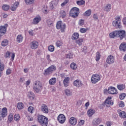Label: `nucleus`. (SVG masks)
<instances>
[{
	"instance_id": "1",
	"label": "nucleus",
	"mask_w": 126,
	"mask_h": 126,
	"mask_svg": "<svg viewBox=\"0 0 126 126\" xmlns=\"http://www.w3.org/2000/svg\"><path fill=\"white\" fill-rule=\"evenodd\" d=\"M37 120L38 123L42 126H48V123L49 122V120L45 116L43 115H38Z\"/></svg>"
},
{
	"instance_id": "2",
	"label": "nucleus",
	"mask_w": 126,
	"mask_h": 126,
	"mask_svg": "<svg viewBox=\"0 0 126 126\" xmlns=\"http://www.w3.org/2000/svg\"><path fill=\"white\" fill-rule=\"evenodd\" d=\"M33 89L36 93H40L43 89L42 83L40 81H36L34 83V86H33Z\"/></svg>"
},
{
	"instance_id": "3",
	"label": "nucleus",
	"mask_w": 126,
	"mask_h": 126,
	"mask_svg": "<svg viewBox=\"0 0 126 126\" xmlns=\"http://www.w3.org/2000/svg\"><path fill=\"white\" fill-rule=\"evenodd\" d=\"M79 9L77 7L72 8L69 12V15L73 18H76L79 15Z\"/></svg>"
},
{
	"instance_id": "4",
	"label": "nucleus",
	"mask_w": 126,
	"mask_h": 126,
	"mask_svg": "<svg viewBox=\"0 0 126 126\" xmlns=\"http://www.w3.org/2000/svg\"><path fill=\"white\" fill-rule=\"evenodd\" d=\"M57 69V67L55 65H52L47 69H46L43 73L44 75H50L53 73V71H55Z\"/></svg>"
},
{
	"instance_id": "5",
	"label": "nucleus",
	"mask_w": 126,
	"mask_h": 126,
	"mask_svg": "<svg viewBox=\"0 0 126 126\" xmlns=\"http://www.w3.org/2000/svg\"><path fill=\"white\" fill-rule=\"evenodd\" d=\"M57 69V67L55 65H52L47 69H46L43 73L44 75H50L53 73V71H55Z\"/></svg>"
},
{
	"instance_id": "6",
	"label": "nucleus",
	"mask_w": 126,
	"mask_h": 126,
	"mask_svg": "<svg viewBox=\"0 0 126 126\" xmlns=\"http://www.w3.org/2000/svg\"><path fill=\"white\" fill-rule=\"evenodd\" d=\"M56 27L57 29H60L61 32H64L66 26L65 25V24L63 23L62 21H59L57 23Z\"/></svg>"
},
{
	"instance_id": "7",
	"label": "nucleus",
	"mask_w": 126,
	"mask_h": 126,
	"mask_svg": "<svg viewBox=\"0 0 126 126\" xmlns=\"http://www.w3.org/2000/svg\"><path fill=\"white\" fill-rule=\"evenodd\" d=\"M122 20L120 17L116 18L113 22V26H114L116 28H121L122 27V24L121 22Z\"/></svg>"
},
{
	"instance_id": "8",
	"label": "nucleus",
	"mask_w": 126,
	"mask_h": 126,
	"mask_svg": "<svg viewBox=\"0 0 126 126\" xmlns=\"http://www.w3.org/2000/svg\"><path fill=\"white\" fill-rule=\"evenodd\" d=\"M100 79H101L100 75H99L98 74H94L92 76L91 82L94 84L97 83V82H98V81H99V80H100Z\"/></svg>"
},
{
	"instance_id": "9",
	"label": "nucleus",
	"mask_w": 126,
	"mask_h": 126,
	"mask_svg": "<svg viewBox=\"0 0 126 126\" xmlns=\"http://www.w3.org/2000/svg\"><path fill=\"white\" fill-rule=\"evenodd\" d=\"M30 46L32 50H35L39 46V43L36 40H33L30 43Z\"/></svg>"
},
{
	"instance_id": "10",
	"label": "nucleus",
	"mask_w": 126,
	"mask_h": 126,
	"mask_svg": "<svg viewBox=\"0 0 126 126\" xmlns=\"http://www.w3.org/2000/svg\"><path fill=\"white\" fill-rule=\"evenodd\" d=\"M7 24L4 26H1L0 27V36H3L6 33V29L7 28Z\"/></svg>"
},
{
	"instance_id": "11",
	"label": "nucleus",
	"mask_w": 126,
	"mask_h": 126,
	"mask_svg": "<svg viewBox=\"0 0 126 126\" xmlns=\"http://www.w3.org/2000/svg\"><path fill=\"white\" fill-rule=\"evenodd\" d=\"M117 36L120 38V40H123L124 38H126V32L124 30L117 31Z\"/></svg>"
},
{
	"instance_id": "12",
	"label": "nucleus",
	"mask_w": 126,
	"mask_h": 126,
	"mask_svg": "<svg viewBox=\"0 0 126 126\" xmlns=\"http://www.w3.org/2000/svg\"><path fill=\"white\" fill-rule=\"evenodd\" d=\"M106 63L108 64H113L115 63V57L112 55H109L106 59Z\"/></svg>"
},
{
	"instance_id": "13",
	"label": "nucleus",
	"mask_w": 126,
	"mask_h": 126,
	"mask_svg": "<svg viewBox=\"0 0 126 126\" xmlns=\"http://www.w3.org/2000/svg\"><path fill=\"white\" fill-rule=\"evenodd\" d=\"M40 110L41 112L44 114H48L49 113V109L48 108V106L45 104H41L40 106Z\"/></svg>"
},
{
	"instance_id": "14",
	"label": "nucleus",
	"mask_w": 126,
	"mask_h": 126,
	"mask_svg": "<svg viewBox=\"0 0 126 126\" xmlns=\"http://www.w3.org/2000/svg\"><path fill=\"white\" fill-rule=\"evenodd\" d=\"M57 119L60 124H63L65 122V116L63 114L59 115Z\"/></svg>"
},
{
	"instance_id": "15",
	"label": "nucleus",
	"mask_w": 126,
	"mask_h": 126,
	"mask_svg": "<svg viewBox=\"0 0 126 126\" xmlns=\"http://www.w3.org/2000/svg\"><path fill=\"white\" fill-rule=\"evenodd\" d=\"M102 105L103 106H106V107H111V106H113V105H114V102L113 100L106 99Z\"/></svg>"
},
{
	"instance_id": "16",
	"label": "nucleus",
	"mask_w": 126,
	"mask_h": 126,
	"mask_svg": "<svg viewBox=\"0 0 126 126\" xmlns=\"http://www.w3.org/2000/svg\"><path fill=\"white\" fill-rule=\"evenodd\" d=\"M107 91L109 94H117L118 93V92H117V89H115V88L114 87H109Z\"/></svg>"
},
{
	"instance_id": "17",
	"label": "nucleus",
	"mask_w": 126,
	"mask_h": 126,
	"mask_svg": "<svg viewBox=\"0 0 126 126\" xmlns=\"http://www.w3.org/2000/svg\"><path fill=\"white\" fill-rule=\"evenodd\" d=\"M102 120L99 118H96L93 120V126H99L101 124Z\"/></svg>"
},
{
	"instance_id": "18",
	"label": "nucleus",
	"mask_w": 126,
	"mask_h": 126,
	"mask_svg": "<svg viewBox=\"0 0 126 126\" xmlns=\"http://www.w3.org/2000/svg\"><path fill=\"white\" fill-rule=\"evenodd\" d=\"M74 85L76 87H82V86H83V84L81 81L79 80H76L74 81Z\"/></svg>"
},
{
	"instance_id": "19",
	"label": "nucleus",
	"mask_w": 126,
	"mask_h": 126,
	"mask_svg": "<svg viewBox=\"0 0 126 126\" xmlns=\"http://www.w3.org/2000/svg\"><path fill=\"white\" fill-rule=\"evenodd\" d=\"M119 50L121 52H126V42H122L120 46Z\"/></svg>"
},
{
	"instance_id": "20",
	"label": "nucleus",
	"mask_w": 126,
	"mask_h": 126,
	"mask_svg": "<svg viewBox=\"0 0 126 126\" xmlns=\"http://www.w3.org/2000/svg\"><path fill=\"white\" fill-rule=\"evenodd\" d=\"M18 5H19V2L16 1L11 6V7H10L11 10H12V11H15V10H16V8H17L18 7Z\"/></svg>"
},
{
	"instance_id": "21",
	"label": "nucleus",
	"mask_w": 126,
	"mask_h": 126,
	"mask_svg": "<svg viewBox=\"0 0 126 126\" xmlns=\"http://www.w3.org/2000/svg\"><path fill=\"white\" fill-rule=\"evenodd\" d=\"M77 123V119L75 117H71L69 119V124L72 126H75Z\"/></svg>"
},
{
	"instance_id": "22",
	"label": "nucleus",
	"mask_w": 126,
	"mask_h": 126,
	"mask_svg": "<svg viewBox=\"0 0 126 126\" xmlns=\"http://www.w3.org/2000/svg\"><path fill=\"white\" fill-rule=\"evenodd\" d=\"M70 79L68 77H66L64 78L63 81V83L64 87H67L68 86V84H69V80Z\"/></svg>"
},
{
	"instance_id": "23",
	"label": "nucleus",
	"mask_w": 126,
	"mask_h": 126,
	"mask_svg": "<svg viewBox=\"0 0 126 126\" xmlns=\"http://www.w3.org/2000/svg\"><path fill=\"white\" fill-rule=\"evenodd\" d=\"M40 21H41V17H40V16H37L36 18L33 19V24H38Z\"/></svg>"
},
{
	"instance_id": "24",
	"label": "nucleus",
	"mask_w": 126,
	"mask_h": 126,
	"mask_svg": "<svg viewBox=\"0 0 126 126\" xmlns=\"http://www.w3.org/2000/svg\"><path fill=\"white\" fill-rule=\"evenodd\" d=\"M27 96L30 100H34V99H35V94L31 92L28 93Z\"/></svg>"
},
{
	"instance_id": "25",
	"label": "nucleus",
	"mask_w": 126,
	"mask_h": 126,
	"mask_svg": "<svg viewBox=\"0 0 126 126\" xmlns=\"http://www.w3.org/2000/svg\"><path fill=\"white\" fill-rule=\"evenodd\" d=\"M118 113L119 114V117H120V118H121V119H126V113L125 112V111L120 110L119 111Z\"/></svg>"
},
{
	"instance_id": "26",
	"label": "nucleus",
	"mask_w": 126,
	"mask_h": 126,
	"mask_svg": "<svg viewBox=\"0 0 126 126\" xmlns=\"http://www.w3.org/2000/svg\"><path fill=\"white\" fill-rule=\"evenodd\" d=\"M1 114L4 118H5L7 116V108L6 107L3 108Z\"/></svg>"
},
{
	"instance_id": "27",
	"label": "nucleus",
	"mask_w": 126,
	"mask_h": 126,
	"mask_svg": "<svg viewBox=\"0 0 126 126\" xmlns=\"http://www.w3.org/2000/svg\"><path fill=\"white\" fill-rule=\"evenodd\" d=\"M110 38H115V37H118V31H115L109 33Z\"/></svg>"
},
{
	"instance_id": "28",
	"label": "nucleus",
	"mask_w": 126,
	"mask_h": 126,
	"mask_svg": "<svg viewBox=\"0 0 126 126\" xmlns=\"http://www.w3.org/2000/svg\"><path fill=\"white\" fill-rule=\"evenodd\" d=\"M88 116L89 117H92L93 115L95 114V110L93 109H89L87 112Z\"/></svg>"
},
{
	"instance_id": "29",
	"label": "nucleus",
	"mask_w": 126,
	"mask_h": 126,
	"mask_svg": "<svg viewBox=\"0 0 126 126\" xmlns=\"http://www.w3.org/2000/svg\"><path fill=\"white\" fill-rule=\"evenodd\" d=\"M57 82V79L56 78H52L49 81L50 85H55Z\"/></svg>"
},
{
	"instance_id": "30",
	"label": "nucleus",
	"mask_w": 126,
	"mask_h": 126,
	"mask_svg": "<svg viewBox=\"0 0 126 126\" xmlns=\"http://www.w3.org/2000/svg\"><path fill=\"white\" fill-rule=\"evenodd\" d=\"M111 8H112V5H111V4H107L106 6L103 7L104 10L107 12L110 11L111 10Z\"/></svg>"
},
{
	"instance_id": "31",
	"label": "nucleus",
	"mask_w": 126,
	"mask_h": 126,
	"mask_svg": "<svg viewBox=\"0 0 126 126\" xmlns=\"http://www.w3.org/2000/svg\"><path fill=\"white\" fill-rule=\"evenodd\" d=\"M72 40H77V39H78L79 38V34L77 32L74 33L72 35Z\"/></svg>"
},
{
	"instance_id": "32",
	"label": "nucleus",
	"mask_w": 126,
	"mask_h": 126,
	"mask_svg": "<svg viewBox=\"0 0 126 126\" xmlns=\"http://www.w3.org/2000/svg\"><path fill=\"white\" fill-rule=\"evenodd\" d=\"M64 93L65 95H66V96H71V95H72V92H71V91H70V90L68 89H66L64 90Z\"/></svg>"
},
{
	"instance_id": "33",
	"label": "nucleus",
	"mask_w": 126,
	"mask_h": 126,
	"mask_svg": "<svg viewBox=\"0 0 126 126\" xmlns=\"http://www.w3.org/2000/svg\"><path fill=\"white\" fill-rule=\"evenodd\" d=\"M1 46L2 47H5L8 45V40L7 39H4L2 41L1 43Z\"/></svg>"
},
{
	"instance_id": "34",
	"label": "nucleus",
	"mask_w": 126,
	"mask_h": 126,
	"mask_svg": "<svg viewBox=\"0 0 126 126\" xmlns=\"http://www.w3.org/2000/svg\"><path fill=\"white\" fill-rule=\"evenodd\" d=\"M23 40V36H22V35L20 34L17 36V42H18V43H21Z\"/></svg>"
},
{
	"instance_id": "35",
	"label": "nucleus",
	"mask_w": 126,
	"mask_h": 126,
	"mask_svg": "<svg viewBox=\"0 0 126 126\" xmlns=\"http://www.w3.org/2000/svg\"><path fill=\"white\" fill-rule=\"evenodd\" d=\"M17 107L19 110H22L24 108V105L22 102H18Z\"/></svg>"
},
{
	"instance_id": "36",
	"label": "nucleus",
	"mask_w": 126,
	"mask_h": 126,
	"mask_svg": "<svg viewBox=\"0 0 126 126\" xmlns=\"http://www.w3.org/2000/svg\"><path fill=\"white\" fill-rule=\"evenodd\" d=\"M83 41H84L83 38H80L76 41V43L79 45V46H81L82 44H83Z\"/></svg>"
},
{
	"instance_id": "37",
	"label": "nucleus",
	"mask_w": 126,
	"mask_h": 126,
	"mask_svg": "<svg viewBox=\"0 0 126 126\" xmlns=\"http://www.w3.org/2000/svg\"><path fill=\"white\" fill-rule=\"evenodd\" d=\"M14 120L18 123V122L20 121V115H19V114H15L14 116Z\"/></svg>"
},
{
	"instance_id": "38",
	"label": "nucleus",
	"mask_w": 126,
	"mask_h": 126,
	"mask_svg": "<svg viewBox=\"0 0 126 126\" xmlns=\"http://www.w3.org/2000/svg\"><path fill=\"white\" fill-rule=\"evenodd\" d=\"M70 68L71 69H73V70H76V68H77V65H76V63H73L70 64Z\"/></svg>"
},
{
	"instance_id": "39",
	"label": "nucleus",
	"mask_w": 126,
	"mask_h": 126,
	"mask_svg": "<svg viewBox=\"0 0 126 126\" xmlns=\"http://www.w3.org/2000/svg\"><path fill=\"white\" fill-rule=\"evenodd\" d=\"M4 69V66L3 64H0V77L2 75V71Z\"/></svg>"
},
{
	"instance_id": "40",
	"label": "nucleus",
	"mask_w": 126,
	"mask_h": 126,
	"mask_svg": "<svg viewBox=\"0 0 126 126\" xmlns=\"http://www.w3.org/2000/svg\"><path fill=\"white\" fill-rule=\"evenodd\" d=\"M9 5L7 4L3 5V6H2L3 10H4L5 11L8 10V9H9Z\"/></svg>"
},
{
	"instance_id": "41",
	"label": "nucleus",
	"mask_w": 126,
	"mask_h": 126,
	"mask_svg": "<svg viewBox=\"0 0 126 126\" xmlns=\"http://www.w3.org/2000/svg\"><path fill=\"white\" fill-rule=\"evenodd\" d=\"M76 3L78 5H83L85 4V1L84 0H78L77 1Z\"/></svg>"
},
{
	"instance_id": "42",
	"label": "nucleus",
	"mask_w": 126,
	"mask_h": 126,
	"mask_svg": "<svg viewBox=\"0 0 126 126\" xmlns=\"http://www.w3.org/2000/svg\"><path fill=\"white\" fill-rule=\"evenodd\" d=\"M100 59H101V55H100V52H97L96 53V62H99Z\"/></svg>"
},
{
	"instance_id": "43",
	"label": "nucleus",
	"mask_w": 126,
	"mask_h": 126,
	"mask_svg": "<svg viewBox=\"0 0 126 126\" xmlns=\"http://www.w3.org/2000/svg\"><path fill=\"white\" fill-rule=\"evenodd\" d=\"M117 88L119 90H124L126 88V86L123 84L117 85Z\"/></svg>"
},
{
	"instance_id": "44",
	"label": "nucleus",
	"mask_w": 126,
	"mask_h": 126,
	"mask_svg": "<svg viewBox=\"0 0 126 126\" xmlns=\"http://www.w3.org/2000/svg\"><path fill=\"white\" fill-rule=\"evenodd\" d=\"M63 41L62 40H57L56 45L57 47H61V46H63Z\"/></svg>"
},
{
	"instance_id": "45",
	"label": "nucleus",
	"mask_w": 126,
	"mask_h": 126,
	"mask_svg": "<svg viewBox=\"0 0 126 126\" xmlns=\"http://www.w3.org/2000/svg\"><path fill=\"white\" fill-rule=\"evenodd\" d=\"M8 121L10 123H11L13 120V115L12 113H10L8 115Z\"/></svg>"
},
{
	"instance_id": "46",
	"label": "nucleus",
	"mask_w": 126,
	"mask_h": 126,
	"mask_svg": "<svg viewBox=\"0 0 126 126\" xmlns=\"http://www.w3.org/2000/svg\"><path fill=\"white\" fill-rule=\"evenodd\" d=\"M91 9H89L87 11L85 12V16H90L91 15Z\"/></svg>"
},
{
	"instance_id": "47",
	"label": "nucleus",
	"mask_w": 126,
	"mask_h": 126,
	"mask_svg": "<svg viewBox=\"0 0 126 126\" xmlns=\"http://www.w3.org/2000/svg\"><path fill=\"white\" fill-rule=\"evenodd\" d=\"M26 4H32L34 2V0H25Z\"/></svg>"
},
{
	"instance_id": "48",
	"label": "nucleus",
	"mask_w": 126,
	"mask_h": 126,
	"mask_svg": "<svg viewBox=\"0 0 126 126\" xmlns=\"http://www.w3.org/2000/svg\"><path fill=\"white\" fill-rule=\"evenodd\" d=\"M48 51L49 52H54L55 51V47L53 45H50L48 47Z\"/></svg>"
},
{
	"instance_id": "49",
	"label": "nucleus",
	"mask_w": 126,
	"mask_h": 126,
	"mask_svg": "<svg viewBox=\"0 0 126 126\" xmlns=\"http://www.w3.org/2000/svg\"><path fill=\"white\" fill-rule=\"evenodd\" d=\"M66 59H72L73 58V55L69 53L68 54H66Z\"/></svg>"
},
{
	"instance_id": "50",
	"label": "nucleus",
	"mask_w": 126,
	"mask_h": 126,
	"mask_svg": "<svg viewBox=\"0 0 126 126\" xmlns=\"http://www.w3.org/2000/svg\"><path fill=\"white\" fill-rule=\"evenodd\" d=\"M126 94L125 93L122 94L120 96L119 98L121 100H124L126 98Z\"/></svg>"
},
{
	"instance_id": "51",
	"label": "nucleus",
	"mask_w": 126,
	"mask_h": 126,
	"mask_svg": "<svg viewBox=\"0 0 126 126\" xmlns=\"http://www.w3.org/2000/svg\"><path fill=\"white\" fill-rule=\"evenodd\" d=\"M119 107H121V108H124L125 107V102L123 101H120L118 102Z\"/></svg>"
},
{
	"instance_id": "52",
	"label": "nucleus",
	"mask_w": 126,
	"mask_h": 126,
	"mask_svg": "<svg viewBox=\"0 0 126 126\" xmlns=\"http://www.w3.org/2000/svg\"><path fill=\"white\" fill-rule=\"evenodd\" d=\"M53 24L54 23L53 22V21L50 20L47 21V25L49 27H52V26H53Z\"/></svg>"
},
{
	"instance_id": "53",
	"label": "nucleus",
	"mask_w": 126,
	"mask_h": 126,
	"mask_svg": "<svg viewBox=\"0 0 126 126\" xmlns=\"http://www.w3.org/2000/svg\"><path fill=\"white\" fill-rule=\"evenodd\" d=\"M60 14L61 15H62V17H65V15H66V14L65 13V11H63V10H62L61 12H60Z\"/></svg>"
},
{
	"instance_id": "54",
	"label": "nucleus",
	"mask_w": 126,
	"mask_h": 126,
	"mask_svg": "<svg viewBox=\"0 0 126 126\" xmlns=\"http://www.w3.org/2000/svg\"><path fill=\"white\" fill-rule=\"evenodd\" d=\"M11 73V69L10 68H8L6 71V74L7 75H9Z\"/></svg>"
},
{
	"instance_id": "55",
	"label": "nucleus",
	"mask_w": 126,
	"mask_h": 126,
	"mask_svg": "<svg viewBox=\"0 0 126 126\" xmlns=\"http://www.w3.org/2000/svg\"><path fill=\"white\" fill-rule=\"evenodd\" d=\"M87 29H85V28H81L80 29V32L81 33H86V31H87Z\"/></svg>"
},
{
	"instance_id": "56",
	"label": "nucleus",
	"mask_w": 126,
	"mask_h": 126,
	"mask_svg": "<svg viewBox=\"0 0 126 126\" xmlns=\"http://www.w3.org/2000/svg\"><path fill=\"white\" fill-rule=\"evenodd\" d=\"M55 5H56V0L52 1L51 2L50 6H51V7L53 8Z\"/></svg>"
},
{
	"instance_id": "57",
	"label": "nucleus",
	"mask_w": 126,
	"mask_h": 126,
	"mask_svg": "<svg viewBox=\"0 0 126 126\" xmlns=\"http://www.w3.org/2000/svg\"><path fill=\"white\" fill-rule=\"evenodd\" d=\"M34 108L32 106H30L28 108V110L29 111V112L30 113H31L32 114V113H33V110Z\"/></svg>"
},
{
	"instance_id": "58",
	"label": "nucleus",
	"mask_w": 126,
	"mask_h": 126,
	"mask_svg": "<svg viewBox=\"0 0 126 126\" xmlns=\"http://www.w3.org/2000/svg\"><path fill=\"white\" fill-rule=\"evenodd\" d=\"M4 57L6 59L7 58H10V52H9V51L7 52Z\"/></svg>"
},
{
	"instance_id": "59",
	"label": "nucleus",
	"mask_w": 126,
	"mask_h": 126,
	"mask_svg": "<svg viewBox=\"0 0 126 126\" xmlns=\"http://www.w3.org/2000/svg\"><path fill=\"white\" fill-rule=\"evenodd\" d=\"M68 2V0H65L61 4V6L63 7L66 3Z\"/></svg>"
},
{
	"instance_id": "60",
	"label": "nucleus",
	"mask_w": 126,
	"mask_h": 126,
	"mask_svg": "<svg viewBox=\"0 0 126 126\" xmlns=\"http://www.w3.org/2000/svg\"><path fill=\"white\" fill-rule=\"evenodd\" d=\"M79 24L81 26H82V25H84V20H80L79 22Z\"/></svg>"
},
{
	"instance_id": "61",
	"label": "nucleus",
	"mask_w": 126,
	"mask_h": 126,
	"mask_svg": "<svg viewBox=\"0 0 126 126\" xmlns=\"http://www.w3.org/2000/svg\"><path fill=\"white\" fill-rule=\"evenodd\" d=\"M93 18H94V19L95 20H97V19H98V16L97 15V14H94L93 15Z\"/></svg>"
},
{
	"instance_id": "62",
	"label": "nucleus",
	"mask_w": 126,
	"mask_h": 126,
	"mask_svg": "<svg viewBox=\"0 0 126 126\" xmlns=\"http://www.w3.org/2000/svg\"><path fill=\"white\" fill-rule=\"evenodd\" d=\"M84 123H85V121L84 120H80L79 124L81 125V126H83V125H84Z\"/></svg>"
},
{
	"instance_id": "63",
	"label": "nucleus",
	"mask_w": 126,
	"mask_h": 126,
	"mask_svg": "<svg viewBox=\"0 0 126 126\" xmlns=\"http://www.w3.org/2000/svg\"><path fill=\"white\" fill-rule=\"evenodd\" d=\"M106 126H112V122H111V121H107L106 122Z\"/></svg>"
},
{
	"instance_id": "64",
	"label": "nucleus",
	"mask_w": 126,
	"mask_h": 126,
	"mask_svg": "<svg viewBox=\"0 0 126 126\" xmlns=\"http://www.w3.org/2000/svg\"><path fill=\"white\" fill-rule=\"evenodd\" d=\"M15 57V53H12L11 55V60L12 61H13L14 60V58Z\"/></svg>"
}]
</instances>
